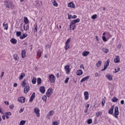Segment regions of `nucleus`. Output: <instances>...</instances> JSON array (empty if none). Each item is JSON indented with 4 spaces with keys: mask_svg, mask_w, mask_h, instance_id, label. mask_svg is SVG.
Segmentation results:
<instances>
[{
    "mask_svg": "<svg viewBox=\"0 0 125 125\" xmlns=\"http://www.w3.org/2000/svg\"><path fill=\"white\" fill-rule=\"evenodd\" d=\"M119 115H120V112H119V107L116 106H115L114 109V116L115 118H116V119H118L119 117H118V116H119Z\"/></svg>",
    "mask_w": 125,
    "mask_h": 125,
    "instance_id": "1",
    "label": "nucleus"
},
{
    "mask_svg": "<svg viewBox=\"0 0 125 125\" xmlns=\"http://www.w3.org/2000/svg\"><path fill=\"white\" fill-rule=\"evenodd\" d=\"M4 4L7 8H10L12 6V2L8 0H5Z\"/></svg>",
    "mask_w": 125,
    "mask_h": 125,
    "instance_id": "2",
    "label": "nucleus"
},
{
    "mask_svg": "<svg viewBox=\"0 0 125 125\" xmlns=\"http://www.w3.org/2000/svg\"><path fill=\"white\" fill-rule=\"evenodd\" d=\"M64 70L66 74L67 75H69V74H70V72H71V68H70V65H65L64 66Z\"/></svg>",
    "mask_w": 125,
    "mask_h": 125,
    "instance_id": "3",
    "label": "nucleus"
},
{
    "mask_svg": "<svg viewBox=\"0 0 125 125\" xmlns=\"http://www.w3.org/2000/svg\"><path fill=\"white\" fill-rule=\"evenodd\" d=\"M53 93V89L52 88H50L48 89L47 92L46 93V94L47 97H50L51 94Z\"/></svg>",
    "mask_w": 125,
    "mask_h": 125,
    "instance_id": "4",
    "label": "nucleus"
},
{
    "mask_svg": "<svg viewBox=\"0 0 125 125\" xmlns=\"http://www.w3.org/2000/svg\"><path fill=\"white\" fill-rule=\"evenodd\" d=\"M109 63H110V60H107L106 62L104 63V69H102L101 71H105V70L107 69L108 66H109Z\"/></svg>",
    "mask_w": 125,
    "mask_h": 125,
    "instance_id": "5",
    "label": "nucleus"
},
{
    "mask_svg": "<svg viewBox=\"0 0 125 125\" xmlns=\"http://www.w3.org/2000/svg\"><path fill=\"white\" fill-rule=\"evenodd\" d=\"M49 80L51 83H55V76L53 74H51L49 76Z\"/></svg>",
    "mask_w": 125,
    "mask_h": 125,
    "instance_id": "6",
    "label": "nucleus"
},
{
    "mask_svg": "<svg viewBox=\"0 0 125 125\" xmlns=\"http://www.w3.org/2000/svg\"><path fill=\"white\" fill-rule=\"evenodd\" d=\"M34 113H35V114H36V115L38 118H40V108H39L36 107V108H34Z\"/></svg>",
    "mask_w": 125,
    "mask_h": 125,
    "instance_id": "7",
    "label": "nucleus"
},
{
    "mask_svg": "<svg viewBox=\"0 0 125 125\" xmlns=\"http://www.w3.org/2000/svg\"><path fill=\"white\" fill-rule=\"evenodd\" d=\"M18 101L20 103H25V102L26 101V98L24 97H19L18 99Z\"/></svg>",
    "mask_w": 125,
    "mask_h": 125,
    "instance_id": "8",
    "label": "nucleus"
},
{
    "mask_svg": "<svg viewBox=\"0 0 125 125\" xmlns=\"http://www.w3.org/2000/svg\"><path fill=\"white\" fill-rule=\"evenodd\" d=\"M69 27L70 28V30H72V31H74L75 29H76V24L74 23L72 21L70 22Z\"/></svg>",
    "mask_w": 125,
    "mask_h": 125,
    "instance_id": "9",
    "label": "nucleus"
},
{
    "mask_svg": "<svg viewBox=\"0 0 125 125\" xmlns=\"http://www.w3.org/2000/svg\"><path fill=\"white\" fill-rule=\"evenodd\" d=\"M54 115V110H51L49 112L47 115V119L48 120H49L50 119V116H53Z\"/></svg>",
    "mask_w": 125,
    "mask_h": 125,
    "instance_id": "10",
    "label": "nucleus"
},
{
    "mask_svg": "<svg viewBox=\"0 0 125 125\" xmlns=\"http://www.w3.org/2000/svg\"><path fill=\"white\" fill-rule=\"evenodd\" d=\"M67 7H69L70 8H76V5L72 2H70L68 4Z\"/></svg>",
    "mask_w": 125,
    "mask_h": 125,
    "instance_id": "11",
    "label": "nucleus"
},
{
    "mask_svg": "<svg viewBox=\"0 0 125 125\" xmlns=\"http://www.w3.org/2000/svg\"><path fill=\"white\" fill-rule=\"evenodd\" d=\"M83 94L85 100H88V98H89V94H88V92L85 91L84 92Z\"/></svg>",
    "mask_w": 125,
    "mask_h": 125,
    "instance_id": "12",
    "label": "nucleus"
},
{
    "mask_svg": "<svg viewBox=\"0 0 125 125\" xmlns=\"http://www.w3.org/2000/svg\"><path fill=\"white\" fill-rule=\"evenodd\" d=\"M105 77L108 81H109L110 82H111V81H113V76H112L111 74H107L105 75Z\"/></svg>",
    "mask_w": 125,
    "mask_h": 125,
    "instance_id": "13",
    "label": "nucleus"
},
{
    "mask_svg": "<svg viewBox=\"0 0 125 125\" xmlns=\"http://www.w3.org/2000/svg\"><path fill=\"white\" fill-rule=\"evenodd\" d=\"M13 58L16 63H18V61H19V57H18V55H17V54H14L13 55Z\"/></svg>",
    "mask_w": 125,
    "mask_h": 125,
    "instance_id": "14",
    "label": "nucleus"
},
{
    "mask_svg": "<svg viewBox=\"0 0 125 125\" xmlns=\"http://www.w3.org/2000/svg\"><path fill=\"white\" fill-rule=\"evenodd\" d=\"M36 97V93L35 92L33 93L31 96L30 97L29 102H33L34 99H35V97Z\"/></svg>",
    "mask_w": 125,
    "mask_h": 125,
    "instance_id": "15",
    "label": "nucleus"
},
{
    "mask_svg": "<svg viewBox=\"0 0 125 125\" xmlns=\"http://www.w3.org/2000/svg\"><path fill=\"white\" fill-rule=\"evenodd\" d=\"M90 53V52H89V51H84L82 53V55H83V56L84 57H86V56H87V55H88V54H89Z\"/></svg>",
    "mask_w": 125,
    "mask_h": 125,
    "instance_id": "16",
    "label": "nucleus"
},
{
    "mask_svg": "<svg viewBox=\"0 0 125 125\" xmlns=\"http://www.w3.org/2000/svg\"><path fill=\"white\" fill-rule=\"evenodd\" d=\"M114 62L115 63H119L120 62V57L119 56H115V58L114 59Z\"/></svg>",
    "mask_w": 125,
    "mask_h": 125,
    "instance_id": "17",
    "label": "nucleus"
},
{
    "mask_svg": "<svg viewBox=\"0 0 125 125\" xmlns=\"http://www.w3.org/2000/svg\"><path fill=\"white\" fill-rule=\"evenodd\" d=\"M40 92H41V93H44L45 92V88L44 87V86H42L40 87Z\"/></svg>",
    "mask_w": 125,
    "mask_h": 125,
    "instance_id": "18",
    "label": "nucleus"
},
{
    "mask_svg": "<svg viewBox=\"0 0 125 125\" xmlns=\"http://www.w3.org/2000/svg\"><path fill=\"white\" fill-rule=\"evenodd\" d=\"M30 90V86H26L24 88V93H27Z\"/></svg>",
    "mask_w": 125,
    "mask_h": 125,
    "instance_id": "19",
    "label": "nucleus"
},
{
    "mask_svg": "<svg viewBox=\"0 0 125 125\" xmlns=\"http://www.w3.org/2000/svg\"><path fill=\"white\" fill-rule=\"evenodd\" d=\"M26 57V50H22L21 51V58L24 59Z\"/></svg>",
    "mask_w": 125,
    "mask_h": 125,
    "instance_id": "20",
    "label": "nucleus"
},
{
    "mask_svg": "<svg viewBox=\"0 0 125 125\" xmlns=\"http://www.w3.org/2000/svg\"><path fill=\"white\" fill-rule=\"evenodd\" d=\"M51 1L54 6H55V7H57V6H58V3H57L56 0H51Z\"/></svg>",
    "mask_w": 125,
    "mask_h": 125,
    "instance_id": "21",
    "label": "nucleus"
},
{
    "mask_svg": "<svg viewBox=\"0 0 125 125\" xmlns=\"http://www.w3.org/2000/svg\"><path fill=\"white\" fill-rule=\"evenodd\" d=\"M10 42L13 44H16V43H17V40L14 38L11 39Z\"/></svg>",
    "mask_w": 125,
    "mask_h": 125,
    "instance_id": "22",
    "label": "nucleus"
},
{
    "mask_svg": "<svg viewBox=\"0 0 125 125\" xmlns=\"http://www.w3.org/2000/svg\"><path fill=\"white\" fill-rule=\"evenodd\" d=\"M88 79H89V76H86L81 80V83H83V82H85V81H87Z\"/></svg>",
    "mask_w": 125,
    "mask_h": 125,
    "instance_id": "23",
    "label": "nucleus"
},
{
    "mask_svg": "<svg viewBox=\"0 0 125 125\" xmlns=\"http://www.w3.org/2000/svg\"><path fill=\"white\" fill-rule=\"evenodd\" d=\"M80 21V19H77L76 20H73L72 21H71V22H72L73 23L76 24H77V23H79Z\"/></svg>",
    "mask_w": 125,
    "mask_h": 125,
    "instance_id": "24",
    "label": "nucleus"
},
{
    "mask_svg": "<svg viewBox=\"0 0 125 125\" xmlns=\"http://www.w3.org/2000/svg\"><path fill=\"white\" fill-rule=\"evenodd\" d=\"M24 23H25V24H29V20L28 19V18L26 17H24Z\"/></svg>",
    "mask_w": 125,
    "mask_h": 125,
    "instance_id": "25",
    "label": "nucleus"
},
{
    "mask_svg": "<svg viewBox=\"0 0 125 125\" xmlns=\"http://www.w3.org/2000/svg\"><path fill=\"white\" fill-rule=\"evenodd\" d=\"M77 76H82L83 75V70H79L77 71Z\"/></svg>",
    "mask_w": 125,
    "mask_h": 125,
    "instance_id": "26",
    "label": "nucleus"
},
{
    "mask_svg": "<svg viewBox=\"0 0 125 125\" xmlns=\"http://www.w3.org/2000/svg\"><path fill=\"white\" fill-rule=\"evenodd\" d=\"M102 50L104 53H108L109 52V49L105 48H103Z\"/></svg>",
    "mask_w": 125,
    "mask_h": 125,
    "instance_id": "27",
    "label": "nucleus"
},
{
    "mask_svg": "<svg viewBox=\"0 0 125 125\" xmlns=\"http://www.w3.org/2000/svg\"><path fill=\"white\" fill-rule=\"evenodd\" d=\"M108 113L110 114L114 113V107H112L110 109H109Z\"/></svg>",
    "mask_w": 125,
    "mask_h": 125,
    "instance_id": "28",
    "label": "nucleus"
},
{
    "mask_svg": "<svg viewBox=\"0 0 125 125\" xmlns=\"http://www.w3.org/2000/svg\"><path fill=\"white\" fill-rule=\"evenodd\" d=\"M27 37H28V34H23L22 36L20 37V39H21V40H23V39H25V38H27Z\"/></svg>",
    "mask_w": 125,
    "mask_h": 125,
    "instance_id": "29",
    "label": "nucleus"
},
{
    "mask_svg": "<svg viewBox=\"0 0 125 125\" xmlns=\"http://www.w3.org/2000/svg\"><path fill=\"white\" fill-rule=\"evenodd\" d=\"M102 64V61H99L98 62V63H96V66H97V67H100V66H101Z\"/></svg>",
    "mask_w": 125,
    "mask_h": 125,
    "instance_id": "30",
    "label": "nucleus"
},
{
    "mask_svg": "<svg viewBox=\"0 0 125 125\" xmlns=\"http://www.w3.org/2000/svg\"><path fill=\"white\" fill-rule=\"evenodd\" d=\"M118 99L116 97H113L112 99V102H114V103L118 102Z\"/></svg>",
    "mask_w": 125,
    "mask_h": 125,
    "instance_id": "31",
    "label": "nucleus"
},
{
    "mask_svg": "<svg viewBox=\"0 0 125 125\" xmlns=\"http://www.w3.org/2000/svg\"><path fill=\"white\" fill-rule=\"evenodd\" d=\"M37 55L39 56V57H41L42 56V52L41 51V50H39L37 52Z\"/></svg>",
    "mask_w": 125,
    "mask_h": 125,
    "instance_id": "32",
    "label": "nucleus"
},
{
    "mask_svg": "<svg viewBox=\"0 0 125 125\" xmlns=\"http://www.w3.org/2000/svg\"><path fill=\"white\" fill-rule=\"evenodd\" d=\"M26 85H27V83H26V80H23L22 82V87H25Z\"/></svg>",
    "mask_w": 125,
    "mask_h": 125,
    "instance_id": "33",
    "label": "nucleus"
},
{
    "mask_svg": "<svg viewBox=\"0 0 125 125\" xmlns=\"http://www.w3.org/2000/svg\"><path fill=\"white\" fill-rule=\"evenodd\" d=\"M25 77V73H21L19 79L20 80H22L23 78Z\"/></svg>",
    "mask_w": 125,
    "mask_h": 125,
    "instance_id": "34",
    "label": "nucleus"
},
{
    "mask_svg": "<svg viewBox=\"0 0 125 125\" xmlns=\"http://www.w3.org/2000/svg\"><path fill=\"white\" fill-rule=\"evenodd\" d=\"M23 29L24 31H28L29 29V25H24L23 26Z\"/></svg>",
    "mask_w": 125,
    "mask_h": 125,
    "instance_id": "35",
    "label": "nucleus"
},
{
    "mask_svg": "<svg viewBox=\"0 0 125 125\" xmlns=\"http://www.w3.org/2000/svg\"><path fill=\"white\" fill-rule=\"evenodd\" d=\"M26 124V121L22 120L20 122L19 125H24Z\"/></svg>",
    "mask_w": 125,
    "mask_h": 125,
    "instance_id": "36",
    "label": "nucleus"
},
{
    "mask_svg": "<svg viewBox=\"0 0 125 125\" xmlns=\"http://www.w3.org/2000/svg\"><path fill=\"white\" fill-rule=\"evenodd\" d=\"M32 83L33 84H36V83H37V79H36V78H34L32 80Z\"/></svg>",
    "mask_w": 125,
    "mask_h": 125,
    "instance_id": "37",
    "label": "nucleus"
},
{
    "mask_svg": "<svg viewBox=\"0 0 125 125\" xmlns=\"http://www.w3.org/2000/svg\"><path fill=\"white\" fill-rule=\"evenodd\" d=\"M3 26H4V30H7L8 29V24L7 23H5L3 24Z\"/></svg>",
    "mask_w": 125,
    "mask_h": 125,
    "instance_id": "38",
    "label": "nucleus"
},
{
    "mask_svg": "<svg viewBox=\"0 0 125 125\" xmlns=\"http://www.w3.org/2000/svg\"><path fill=\"white\" fill-rule=\"evenodd\" d=\"M70 48V45L69 44H65V50H68Z\"/></svg>",
    "mask_w": 125,
    "mask_h": 125,
    "instance_id": "39",
    "label": "nucleus"
},
{
    "mask_svg": "<svg viewBox=\"0 0 125 125\" xmlns=\"http://www.w3.org/2000/svg\"><path fill=\"white\" fill-rule=\"evenodd\" d=\"M34 33H38V25H37V24H36L35 25V27L34 29Z\"/></svg>",
    "mask_w": 125,
    "mask_h": 125,
    "instance_id": "40",
    "label": "nucleus"
},
{
    "mask_svg": "<svg viewBox=\"0 0 125 125\" xmlns=\"http://www.w3.org/2000/svg\"><path fill=\"white\" fill-rule=\"evenodd\" d=\"M37 83H38V84H41V83H42V79H41V78L38 79Z\"/></svg>",
    "mask_w": 125,
    "mask_h": 125,
    "instance_id": "41",
    "label": "nucleus"
},
{
    "mask_svg": "<svg viewBox=\"0 0 125 125\" xmlns=\"http://www.w3.org/2000/svg\"><path fill=\"white\" fill-rule=\"evenodd\" d=\"M42 99L43 101L46 102V100L47 99V97H46V95H44L42 97Z\"/></svg>",
    "mask_w": 125,
    "mask_h": 125,
    "instance_id": "42",
    "label": "nucleus"
},
{
    "mask_svg": "<svg viewBox=\"0 0 125 125\" xmlns=\"http://www.w3.org/2000/svg\"><path fill=\"white\" fill-rule=\"evenodd\" d=\"M96 18H97V14H95L91 16V19L94 20V19H96Z\"/></svg>",
    "mask_w": 125,
    "mask_h": 125,
    "instance_id": "43",
    "label": "nucleus"
},
{
    "mask_svg": "<svg viewBox=\"0 0 125 125\" xmlns=\"http://www.w3.org/2000/svg\"><path fill=\"white\" fill-rule=\"evenodd\" d=\"M101 115H102V112H101L100 111H99L96 113L97 117H100V116H101Z\"/></svg>",
    "mask_w": 125,
    "mask_h": 125,
    "instance_id": "44",
    "label": "nucleus"
},
{
    "mask_svg": "<svg viewBox=\"0 0 125 125\" xmlns=\"http://www.w3.org/2000/svg\"><path fill=\"white\" fill-rule=\"evenodd\" d=\"M70 42H71V38H68L67 40V41H66V42H65V44H69V43H70Z\"/></svg>",
    "mask_w": 125,
    "mask_h": 125,
    "instance_id": "45",
    "label": "nucleus"
},
{
    "mask_svg": "<svg viewBox=\"0 0 125 125\" xmlns=\"http://www.w3.org/2000/svg\"><path fill=\"white\" fill-rule=\"evenodd\" d=\"M87 122L88 125H90L92 123V119H88Z\"/></svg>",
    "mask_w": 125,
    "mask_h": 125,
    "instance_id": "46",
    "label": "nucleus"
},
{
    "mask_svg": "<svg viewBox=\"0 0 125 125\" xmlns=\"http://www.w3.org/2000/svg\"><path fill=\"white\" fill-rule=\"evenodd\" d=\"M59 125V123H58V122H57V121L53 122V123L52 124V125Z\"/></svg>",
    "mask_w": 125,
    "mask_h": 125,
    "instance_id": "47",
    "label": "nucleus"
},
{
    "mask_svg": "<svg viewBox=\"0 0 125 125\" xmlns=\"http://www.w3.org/2000/svg\"><path fill=\"white\" fill-rule=\"evenodd\" d=\"M9 108L11 110H13V109H14V105H13V104L10 105Z\"/></svg>",
    "mask_w": 125,
    "mask_h": 125,
    "instance_id": "48",
    "label": "nucleus"
},
{
    "mask_svg": "<svg viewBox=\"0 0 125 125\" xmlns=\"http://www.w3.org/2000/svg\"><path fill=\"white\" fill-rule=\"evenodd\" d=\"M5 115H7V116H11V115H12V114L11 113V112H5Z\"/></svg>",
    "mask_w": 125,
    "mask_h": 125,
    "instance_id": "49",
    "label": "nucleus"
},
{
    "mask_svg": "<svg viewBox=\"0 0 125 125\" xmlns=\"http://www.w3.org/2000/svg\"><path fill=\"white\" fill-rule=\"evenodd\" d=\"M16 35L17 37H20L21 36V32H17Z\"/></svg>",
    "mask_w": 125,
    "mask_h": 125,
    "instance_id": "50",
    "label": "nucleus"
},
{
    "mask_svg": "<svg viewBox=\"0 0 125 125\" xmlns=\"http://www.w3.org/2000/svg\"><path fill=\"white\" fill-rule=\"evenodd\" d=\"M102 40L104 42H107V39H106V37H105V36H103L102 37Z\"/></svg>",
    "mask_w": 125,
    "mask_h": 125,
    "instance_id": "51",
    "label": "nucleus"
},
{
    "mask_svg": "<svg viewBox=\"0 0 125 125\" xmlns=\"http://www.w3.org/2000/svg\"><path fill=\"white\" fill-rule=\"evenodd\" d=\"M69 77H67V78L65 79V81H64V83H68V82H69Z\"/></svg>",
    "mask_w": 125,
    "mask_h": 125,
    "instance_id": "52",
    "label": "nucleus"
},
{
    "mask_svg": "<svg viewBox=\"0 0 125 125\" xmlns=\"http://www.w3.org/2000/svg\"><path fill=\"white\" fill-rule=\"evenodd\" d=\"M119 71H120V67L117 68V69L116 68L115 69V73H118Z\"/></svg>",
    "mask_w": 125,
    "mask_h": 125,
    "instance_id": "53",
    "label": "nucleus"
},
{
    "mask_svg": "<svg viewBox=\"0 0 125 125\" xmlns=\"http://www.w3.org/2000/svg\"><path fill=\"white\" fill-rule=\"evenodd\" d=\"M45 48L46 49L47 48H50V45H46L45 46Z\"/></svg>",
    "mask_w": 125,
    "mask_h": 125,
    "instance_id": "54",
    "label": "nucleus"
},
{
    "mask_svg": "<svg viewBox=\"0 0 125 125\" xmlns=\"http://www.w3.org/2000/svg\"><path fill=\"white\" fill-rule=\"evenodd\" d=\"M72 17H73L72 16H71V15H69V14H68V19H71V18H72Z\"/></svg>",
    "mask_w": 125,
    "mask_h": 125,
    "instance_id": "55",
    "label": "nucleus"
},
{
    "mask_svg": "<svg viewBox=\"0 0 125 125\" xmlns=\"http://www.w3.org/2000/svg\"><path fill=\"white\" fill-rule=\"evenodd\" d=\"M105 105V100H103V101L102 102V105L104 106Z\"/></svg>",
    "mask_w": 125,
    "mask_h": 125,
    "instance_id": "56",
    "label": "nucleus"
},
{
    "mask_svg": "<svg viewBox=\"0 0 125 125\" xmlns=\"http://www.w3.org/2000/svg\"><path fill=\"white\" fill-rule=\"evenodd\" d=\"M5 104L7 106H8V105H9V103L8 102V101H5L4 102Z\"/></svg>",
    "mask_w": 125,
    "mask_h": 125,
    "instance_id": "57",
    "label": "nucleus"
},
{
    "mask_svg": "<svg viewBox=\"0 0 125 125\" xmlns=\"http://www.w3.org/2000/svg\"><path fill=\"white\" fill-rule=\"evenodd\" d=\"M0 114H3V112H2V108L0 107Z\"/></svg>",
    "mask_w": 125,
    "mask_h": 125,
    "instance_id": "58",
    "label": "nucleus"
},
{
    "mask_svg": "<svg viewBox=\"0 0 125 125\" xmlns=\"http://www.w3.org/2000/svg\"><path fill=\"white\" fill-rule=\"evenodd\" d=\"M95 75V77H99L100 76V75H99V74L97 72H96Z\"/></svg>",
    "mask_w": 125,
    "mask_h": 125,
    "instance_id": "59",
    "label": "nucleus"
},
{
    "mask_svg": "<svg viewBox=\"0 0 125 125\" xmlns=\"http://www.w3.org/2000/svg\"><path fill=\"white\" fill-rule=\"evenodd\" d=\"M4 72H1V78H2V77H3V76H4Z\"/></svg>",
    "mask_w": 125,
    "mask_h": 125,
    "instance_id": "60",
    "label": "nucleus"
},
{
    "mask_svg": "<svg viewBox=\"0 0 125 125\" xmlns=\"http://www.w3.org/2000/svg\"><path fill=\"white\" fill-rule=\"evenodd\" d=\"M72 19H76L77 18V16L76 15H74L73 17L71 18Z\"/></svg>",
    "mask_w": 125,
    "mask_h": 125,
    "instance_id": "61",
    "label": "nucleus"
},
{
    "mask_svg": "<svg viewBox=\"0 0 125 125\" xmlns=\"http://www.w3.org/2000/svg\"><path fill=\"white\" fill-rule=\"evenodd\" d=\"M96 41H97V42H99V38L98 36H96Z\"/></svg>",
    "mask_w": 125,
    "mask_h": 125,
    "instance_id": "62",
    "label": "nucleus"
},
{
    "mask_svg": "<svg viewBox=\"0 0 125 125\" xmlns=\"http://www.w3.org/2000/svg\"><path fill=\"white\" fill-rule=\"evenodd\" d=\"M85 108L86 109H88V108H89V104H87L86 106H85Z\"/></svg>",
    "mask_w": 125,
    "mask_h": 125,
    "instance_id": "63",
    "label": "nucleus"
},
{
    "mask_svg": "<svg viewBox=\"0 0 125 125\" xmlns=\"http://www.w3.org/2000/svg\"><path fill=\"white\" fill-rule=\"evenodd\" d=\"M23 111H24V109H22V108H21L20 111L19 112L20 113H22V112H23Z\"/></svg>",
    "mask_w": 125,
    "mask_h": 125,
    "instance_id": "64",
    "label": "nucleus"
}]
</instances>
